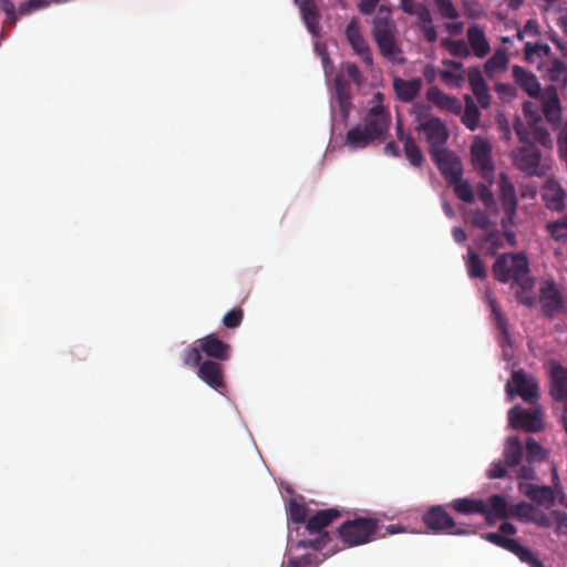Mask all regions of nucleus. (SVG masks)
I'll return each instance as SVG.
<instances>
[{"label": "nucleus", "instance_id": "f257e3e1", "mask_svg": "<svg viewBox=\"0 0 567 567\" xmlns=\"http://www.w3.org/2000/svg\"><path fill=\"white\" fill-rule=\"evenodd\" d=\"M391 123L392 117L389 107L384 105V96L377 92L370 101L362 123L348 131L346 146L351 150H362L374 143L384 142Z\"/></svg>", "mask_w": 567, "mask_h": 567}, {"label": "nucleus", "instance_id": "f03ea898", "mask_svg": "<svg viewBox=\"0 0 567 567\" xmlns=\"http://www.w3.org/2000/svg\"><path fill=\"white\" fill-rule=\"evenodd\" d=\"M299 529H290L287 537V550L280 567H318L334 550L324 549L327 536L316 539H299Z\"/></svg>", "mask_w": 567, "mask_h": 567}, {"label": "nucleus", "instance_id": "7ed1b4c3", "mask_svg": "<svg viewBox=\"0 0 567 567\" xmlns=\"http://www.w3.org/2000/svg\"><path fill=\"white\" fill-rule=\"evenodd\" d=\"M518 489L539 506L550 508L557 504L560 508L551 512L556 522V530L560 534H567V496L560 486L556 472H554L553 486H539L523 480L518 484Z\"/></svg>", "mask_w": 567, "mask_h": 567}, {"label": "nucleus", "instance_id": "20e7f679", "mask_svg": "<svg viewBox=\"0 0 567 567\" xmlns=\"http://www.w3.org/2000/svg\"><path fill=\"white\" fill-rule=\"evenodd\" d=\"M494 275L502 282L513 281L522 291L517 292V299L520 303L532 307L535 297L528 291L532 289L534 281L529 275L527 258L523 254L504 255L499 257L493 267Z\"/></svg>", "mask_w": 567, "mask_h": 567}, {"label": "nucleus", "instance_id": "39448f33", "mask_svg": "<svg viewBox=\"0 0 567 567\" xmlns=\"http://www.w3.org/2000/svg\"><path fill=\"white\" fill-rule=\"evenodd\" d=\"M372 35L381 55L393 63H402L403 54L395 39V24L391 10L384 6L379 7L372 20Z\"/></svg>", "mask_w": 567, "mask_h": 567}, {"label": "nucleus", "instance_id": "423d86ee", "mask_svg": "<svg viewBox=\"0 0 567 567\" xmlns=\"http://www.w3.org/2000/svg\"><path fill=\"white\" fill-rule=\"evenodd\" d=\"M524 121L517 118L515 132L522 142L535 140L543 145H550L549 133L544 128L538 107L533 102H525L523 105Z\"/></svg>", "mask_w": 567, "mask_h": 567}, {"label": "nucleus", "instance_id": "0eeeda50", "mask_svg": "<svg viewBox=\"0 0 567 567\" xmlns=\"http://www.w3.org/2000/svg\"><path fill=\"white\" fill-rule=\"evenodd\" d=\"M414 116L416 122L415 130L424 136L431 152L442 148L449 138V131L445 124L439 117L431 115L426 106H415Z\"/></svg>", "mask_w": 567, "mask_h": 567}, {"label": "nucleus", "instance_id": "6e6552de", "mask_svg": "<svg viewBox=\"0 0 567 567\" xmlns=\"http://www.w3.org/2000/svg\"><path fill=\"white\" fill-rule=\"evenodd\" d=\"M379 520L372 517H357L343 522L338 528L341 540L348 547L364 545L374 539Z\"/></svg>", "mask_w": 567, "mask_h": 567}, {"label": "nucleus", "instance_id": "1a4fd4ad", "mask_svg": "<svg viewBox=\"0 0 567 567\" xmlns=\"http://www.w3.org/2000/svg\"><path fill=\"white\" fill-rule=\"evenodd\" d=\"M515 166L529 176L543 177L551 168V159L534 145L527 144L514 152Z\"/></svg>", "mask_w": 567, "mask_h": 567}, {"label": "nucleus", "instance_id": "9d476101", "mask_svg": "<svg viewBox=\"0 0 567 567\" xmlns=\"http://www.w3.org/2000/svg\"><path fill=\"white\" fill-rule=\"evenodd\" d=\"M497 192L505 215L501 223L502 227L506 229L514 225L518 205L516 188L506 173L498 175Z\"/></svg>", "mask_w": 567, "mask_h": 567}, {"label": "nucleus", "instance_id": "9b49d317", "mask_svg": "<svg viewBox=\"0 0 567 567\" xmlns=\"http://www.w3.org/2000/svg\"><path fill=\"white\" fill-rule=\"evenodd\" d=\"M482 537L485 540L513 553L522 563L528 565L529 567H545L537 555L533 553L528 547L519 544L517 539L506 537L499 532L487 533Z\"/></svg>", "mask_w": 567, "mask_h": 567}, {"label": "nucleus", "instance_id": "f8f14e48", "mask_svg": "<svg viewBox=\"0 0 567 567\" xmlns=\"http://www.w3.org/2000/svg\"><path fill=\"white\" fill-rule=\"evenodd\" d=\"M471 157L474 168L491 185L494 173L491 143L481 136H475L471 145Z\"/></svg>", "mask_w": 567, "mask_h": 567}, {"label": "nucleus", "instance_id": "ddd939ff", "mask_svg": "<svg viewBox=\"0 0 567 567\" xmlns=\"http://www.w3.org/2000/svg\"><path fill=\"white\" fill-rule=\"evenodd\" d=\"M346 39L350 44L353 53L362 61V63L368 68H373V55L371 51V47L365 39L360 22L357 18H352L348 23L346 31Z\"/></svg>", "mask_w": 567, "mask_h": 567}, {"label": "nucleus", "instance_id": "4468645a", "mask_svg": "<svg viewBox=\"0 0 567 567\" xmlns=\"http://www.w3.org/2000/svg\"><path fill=\"white\" fill-rule=\"evenodd\" d=\"M508 425L514 430H524L526 432H536L542 430L544 423L540 408H512L508 411Z\"/></svg>", "mask_w": 567, "mask_h": 567}, {"label": "nucleus", "instance_id": "2eb2a0df", "mask_svg": "<svg viewBox=\"0 0 567 567\" xmlns=\"http://www.w3.org/2000/svg\"><path fill=\"white\" fill-rule=\"evenodd\" d=\"M507 396L509 400L514 395L520 396L528 403H534L538 398V385L536 380L526 374L523 370L514 371L512 379L506 384Z\"/></svg>", "mask_w": 567, "mask_h": 567}, {"label": "nucleus", "instance_id": "dca6fc26", "mask_svg": "<svg viewBox=\"0 0 567 567\" xmlns=\"http://www.w3.org/2000/svg\"><path fill=\"white\" fill-rule=\"evenodd\" d=\"M505 464L515 468L516 476L522 481H532L535 477V471L532 465H520L523 458V446L517 436H509L504 446Z\"/></svg>", "mask_w": 567, "mask_h": 567}, {"label": "nucleus", "instance_id": "f3484780", "mask_svg": "<svg viewBox=\"0 0 567 567\" xmlns=\"http://www.w3.org/2000/svg\"><path fill=\"white\" fill-rule=\"evenodd\" d=\"M425 525L435 533H447L451 535L466 536L471 532L465 528H457L453 517L442 506L432 507L424 515Z\"/></svg>", "mask_w": 567, "mask_h": 567}, {"label": "nucleus", "instance_id": "a211bd4d", "mask_svg": "<svg viewBox=\"0 0 567 567\" xmlns=\"http://www.w3.org/2000/svg\"><path fill=\"white\" fill-rule=\"evenodd\" d=\"M334 94L331 97V122L334 126L337 123H343L348 118L351 106L348 89L341 78L334 79Z\"/></svg>", "mask_w": 567, "mask_h": 567}, {"label": "nucleus", "instance_id": "6ab92c4d", "mask_svg": "<svg viewBox=\"0 0 567 567\" xmlns=\"http://www.w3.org/2000/svg\"><path fill=\"white\" fill-rule=\"evenodd\" d=\"M339 516L340 513L336 508L318 511L316 514H310L309 516L308 523L305 528L310 536H315L312 539L327 536L324 549L321 553H324L327 550H333L332 548L328 547L330 537L328 536L327 533L321 534V530L329 524H331L334 519H337Z\"/></svg>", "mask_w": 567, "mask_h": 567}, {"label": "nucleus", "instance_id": "aec40b11", "mask_svg": "<svg viewBox=\"0 0 567 567\" xmlns=\"http://www.w3.org/2000/svg\"><path fill=\"white\" fill-rule=\"evenodd\" d=\"M432 155L441 173L450 183L455 182L462 175V164L454 153L442 147L434 150Z\"/></svg>", "mask_w": 567, "mask_h": 567}, {"label": "nucleus", "instance_id": "412c9836", "mask_svg": "<svg viewBox=\"0 0 567 567\" xmlns=\"http://www.w3.org/2000/svg\"><path fill=\"white\" fill-rule=\"evenodd\" d=\"M512 517H516L524 523H533L538 527L551 526V519L546 513L525 502L513 505Z\"/></svg>", "mask_w": 567, "mask_h": 567}, {"label": "nucleus", "instance_id": "4be33fe9", "mask_svg": "<svg viewBox=\"0 0 567 567\" xmlns=\"http://www.w3.org/2000/svg\"><path fill=\"white\" fill-rule=\"evenodd\" d=\"M197 377L216 391L226 386L223 367L216 361H203L198 367Z\"/></svg>", "mask_w": 567, "mask_h": 567}, {"label": "nucleus", "instance_id": "5701e85b", "mask_svg": "<svg viewBox=\"0 0 567 567\" xmlns=\"http://www.w3.org/2000/svg\"><path fill=\"white\" fill-rule=\"evenodd\" d=\"M550 393L555 401L567 403V368L557 361H550Z\"/></svg>", "mask_w": 567, "mask_h": 567}, {"label": "nucleus", "instance_id": "b1692460", "mask_svg": "<svg viewBox=\"0 0 567 567\" xmlns=\"http://www.w3.org/2000/svg\"><path fill=\"white\" fill-rule=\"evenodd\" d=\"M539 99L546 120L553 125H557L561 116V106L557 91L551 86L547 87L539 95Z\"/></svg>", "mask_w": 567, "mask_h": 567}, {"label": "nucleus", "instance_id": "393cba45", "mask_svg": "<svg viewBox=\"0 0 567 567\" xmlns=\"http://www.w3.org/2000/svg\"><path fill=\"white\" fill-rule=\"evenodd\" d=\"M543 199L547 208L560 212L565 207L566 192L555 179H548L543 187Z\"/></svg>", "mask_w": 567, "mask_h": 567}, {"label": "nucleus", "instance_id": "a878e982", "mask_svg": "<svg viewBox=\"0 0 567 567\" xmlns=\"http://www.w3.org/2000/svg\"><path fill=\"white\" fill-rule=\"evenodd\" d=\"M467 80L475 95L478 104L483 109H487L491 105L492 96L489 94L487 84L478 69H470L467 71Z\"/></svg>", "mask_w": 567, "mask_h": 567}, {"label": "nucleus", "instance_id": "bb28decb", "mask_svg": "<svg viewBox=\"0 0 567 567\" xmlns=\"http://www.w3.org/2000/svg\"><path fill=\"white\" fill-rule=\"evenodd\" d=\"M426 97L439 109L453 113L461 114L463 111L462 103L458 99L445 94L436 86H432L426 92Z\"/></svg>", "mask_w": 567, "mask_h": 567}, {"label": "nucleus", "instance_id": "cd10ccee", "mask_svg": "<svg viewBox=\"0 0 567 567\" xmlns=\"http://www.w3.org/2000/svg\"><path fill=\"white\" fill-rule=\"evenodd\" d=\"M485 503L486 512H484V515L489 523L512 517L513 505H509L504 496L492 495Z\"/></svg>", "mask_w": 567, "mask_h": 567}, {"label": "nucleus", "instance_id": "c85d7f7f", "mask_svg": "<svg viewBox=\"0 0 567 567\" xmlns=\"http://www.w3.org/2000/svg\"><path fill=\"white\" fill-rule=\"evenodd\" d=\"M466 37L468 45L476 58L483 59L489 53L491 45L485 35V31L481 25H471L467 29Z\"/></svg>", "mask_w": 567, "mask_h": 567}, {"label": "nucleus", "instance_id": "c756f323", "mask_svg": "<svg viewBox=\"0 0 567 567\" xmlns=\"http://www.w3.org/2000/svg\"><path fill=\"white\" fill-rule=\"evenodd\" d=\"M200 350L210 358L217 360H228L230 357V346L223 342L215 334H208L199 340Z\"/></svg>", "mask_w": 567, "mask_h": 567}, {"label": "nucleus", "instance_id": "7c9ffc66", "mask_svg": "<svg viewBox=\"0 0 567 567\" xmlns=\"http://www.w3.org/2000/svg\"><path fill=\"white\" fill-rule=\"evenodd\" d=\"M515 82L532 97H539L543 93L540 83L535 74L522 66L514 65L512 69Z\"/></svg>", "mask_w": 567, "mask_h": 567}, {"label": "nucleus", "instance_id": "2f4dec72", "mask_svg": "<svg viewBox=\"0 0 567 567\" xmlns=\"http://www.w3.org/2000/svg\"><path fill=\"white\" fill-rule=\"evenodd\" d=\"M486 300H487L491 311L496 320L497 327L502 333L501 343L503 347V355L506 360H509L511 353H509V350L506 347V344L511 347L512 341H511V338L508 334L506 320H505L503 313L501 312V309L496 302V299L493 297V295L489 291H486Z\"/></svg>", "mask_w": 567, "mask_h": 567}, {"label": "nucleus", "instance_id": "473e14b6", "mask_svg": "<svg viewBox=\"0 0 567 567\" xmlns=\"http://www.w3.org/2000/svg\"><path fill=\"white\" fill-rule=\"evenodd\" d=\"M298 6L301 13L302 20L308 31L313 35L318 37L320 33L319 14L315 0H293Z\"/></svg>", "mask_w": 567, "mask_h": 567}, {"label": "nucleus", "instance_id": "72a5a7b5", "mask_svg": "<svg viewBox=\"0 0 567 567\" xmlns=\"http://www.w3.org/2000/svg\"><path fill=\"white\" fill-rule=\"evenodd\" d=\"M423 81L420 78L412 80H403L395 78L393 80V89L398 97L403 102L413 101L422 89Z\"/></svg>", "mask_w": 567, "mask_h": 567}, {"label": "nucleus", "instance_id": "f704fd0d", "mask_svg": "<svg viewBox=\"0 0 567 567\" xmlns=\"http://www.w3.org/2000/svg\"><path fill=\"white\" fill-rule=\"evenodd\" d=\"M540 301L544 311L554 315L563 309L561 296L554 284L546 282L542 288Z\"/></svg>", "mask_w": 567, "mask_h": 567}, {"label": "nucleus", "instance_id": "c9c22d12", "mask_svg": "<svg viewBox=\"0 0 567 567\" xmlns=\"http://www.w3.org/2000/svg\"><path fill=\"white\" fill-rule=\"evenodd\" d=\"M454 511L463 515L483 514L486 512V503L478 498H457L450 505Z\"/></svg>", "mask_w": 567, "mask_h": 567}, {"label": "nucleus", "instance_id": "e433bc0d", "mask_svg": "<svg viewBox=\"0 0 567 567\" xmlns=\"http://www.w3.org/2000/svg\"><path fill=\"white\" fill-rule=\"evenodd\" d=\"M547 75L551 82L561 83V94L564 96L567 95V66H566V64L558 59L551 60L547 68Z\"/></svg>", "mask_w": 567, "mask_h": 567}, {"label": "nucleus", "instance_id": "4c0bfd02", "mask_svg": "<svg viewBox=\"0 0 567 567\" xmlns=\"http://www.w3.org/2000/svg\"><path fill=\"white\" fill-rule=\"evenodd\" d=\"M415 18L417 25L421 29L426 41L431 43L435 42L437 40V33L433 24V19L430 10L427 8L422 9L420 11V14H417Z\"/></svg>", "mask_w": 567, "mask_h": 567}, {"label": "nucleus", "instance_id": "58836bf2", "mask_svg": "<svg viewBox=\"0 0 567 567\" xmlns=\"http://www.w3.org/2000/svg\"><path fill=\"white\" fill-rule=\"evenodd\" d=\"M440 75L442 81L453 86H460L464 81V71L462 64L458 62L447 63L440 72Z\"/></svg>", "mask_w": 567, "mask_h": 567}, {"label": "nucleus", "instance_id": "ea45409f", "mask_svg": "<svg viewBox=\"0 0 567 567\" xmlns=\"http://www.w3.org/2000/svg\"><path fill=\"white\" fill-rule=\"evenodd\" d=\"M480 110L474 100L467 95L465 96V109L462 115L463 124L471 131H475L480 123Z\"/></svg>", "mask_w": 567, "mask_h": 567}, {"label": "nucleus", "instance_id": "a19ab883", "mask_svg": "<svg viewBox=\"0 0 567 567\" xmlns=\"http://www.w3.org/2000/svg\"><path fill=\"white\" fill-rule=\"evenodd\" d=\"M508 64V55L504 49H498L494 54L485 62V72L493 76L494 74L506 69Z\"/></svg>", "mask_w": 567, "mask_h": 567}, {"label": "nucleus", "instance_id": "79ce46f5", "mask_svg": "<svg viewBox=\"0 0 567 567\" xmlns=\"http://www.w3.org/2000/svg\"><path fill=\"white\" fill-rule=\"evenodd\" d=\"M465 264L467 267L468 276L471 278H484L486 276V270L483 261L481 260L478 255L473 251L472 248H468Z\"/></svg>", "mask_w": 567, "mask_h": 567}, {"label": "nucleus", "instance_id": "37998d69", "mask_svg": "<svg viewBox=\"0 0 567 567\" xmlns=\"http://www.w3.org/2000/svg\"><path fill=\"white\" fill-rule=\"evenodd\" d=\"M310 509L297 499L292 498L288 503V516L292 523H302L306 518L309 519Z\"/></svg>", "mask_w": 567, "mask_h": 567}, {"label": "nucleus", "instance_id": "c03bdc74", "mask_svg": "<svg viewBox=\"0 0 567 567\" xmlns=\"http://www.w3.org/2000/svg\"><path fill=\"white\" fill-rule=\"evenodd\" d=\"M551 49L546 43H539V42H527L525 44L524 53L525 59L528 62H534L535 58H543L549 55Z\"/></svg>", "mask_w": 567, "mask_h": 567}, {"label": "nucleus", "instance_id": "a18cd8bd", "mask_svg": "<svg viewBox=\"0 0 567 567\" xmlns=\"http://www.w3.org/2000/svg\"><path fill=\"white\" fill-rule=\"evenodd\" d=\"M547 230L550 236L557 241H564L567 239V214L558 218L557 220L549 221L547 224Z\"/></svg>", "mask_w": 567, "mask_h": 567}, {"label": "nucleus", "instance_id": "49530a36", "mask_svg": "<svg viewBox=\"0 0 567 567\" xmlns=\"http://www.w3.org/2000/svg\"><path fill=\"white\" fill-rule=\"evenodd\" d=\"M403 150L411 165L420 166L423 163L424 156L413 138L403 143Z\"/></svg>", "mask_w": 567, "mask_h": 567}, {"label": "nucleus", "instance_id": "de8ad7c7", "mask_svg": "<svg viewBox=\"0 0 567 567\" xmlns=\"http://www.w3.org/2000/svg\"><path fill=\"white\" fill-rule=\"evenodd\" d=\"M437 9V12L443 19L456 20L460 18V13L454 6L452 0H433Z\"/></svg>", "mask_w": 567, "mask_h": 567}, {"label": "nucleus", "instance_id": "09e8293b", "mask_svg": "<svg viewBox=\"0 0 567 567\" xmlns=\"http://www.w3.org/2000/svg\"><path fill=\"white\" fill-rule=\"evenodd\" d=\"M502 246V236L497 230H491L484 237L481 248L491 255H495Z\"/></svg>", "mask_w": 567, "mask_h": 567}, {"label": "nucleus", "instance_id": "8fccbe9b", "mask_svg": "<svg viewBox=\"0 0 567 567\" xmlns=\"http://www.w3.org/2000/svg\"><path fill=\"white\" fill-rule=\"evenodd\" d=\"M200 346L194 347L189 346L187 347L181 354L182 361L185 365L189 368H195L200 365L202 360V353H200Z\"/></svg>", "mask_w": 567, "mask_h": 567}, {"label": "nucleus", "instance_id": "3c124183", "mask_svg": "<svg viewBox=\"0 0 567 567\" xmlns=\"http://www.w3.org/2000/svg\"><path fill=\"white\" fill-rule=\"evenodd\" d=\"M451 184L454 185V192L460 199L465 203H472L474 200L472 186L467 182L461 179V176L455 182H451Z\"/></svg>", "mask_w": 567, "mask_h": 567}, {"label": "nucleus", "instance_id": "603ef678", "mask_svg": "<svg viewBox=\"0 0 567 567\" xmlns=\"http://www.w3.org/2000/svg\"><path fill=\"white\" fill-rule=\"evenodd\" d=\"M442 43L455 56L467 58L471 54L468 45L463 40L444 39Z\"/></svg>", "mask_w": 567, "mask_h": 567}, {"label": "nucleus", "instance_id": "864d4df0", "mask_svg": "<svg viewBox=\"0 0 567 567\" xmlns=\"http://www.w3.org/2000/svg\"><path fill=\"white\" fill-rule=\"evenodd\" d=\"M478 197L483 203L486 210L489 213H497V204L495 197L489 188V185H482L478 189Z\"/></svg>", "mask_w": 567, "mask_h": 567}, {"label": "nucleus", "instance_id": "5fc2aeb1", "mask_svg": "<svg viewBox=\"0 0 567 567\" xmlns=\"http://www.w3.org/2000/svg\"><path fill=\"white\" fill-rule=\"evenodd\" d=\"M497 213H489L488 210L482 212L476 210L473 215V225H475L478 228H482L484 230H489L492 227H494L495 221L492 219L491 216H495Z\"/></svg>", "mask_w": 567, "mask_h": 567}, {"label": "nucleus", "instance_id": "6e6d98bb", "mask_svg": "<svg viewBox=\"0 0 567 567\" xmlns=\"http://www.w3.org/2000/svg\"><path fill=\"white\" fill-rule=\"evenodd\" d=\"M315 51L321 58L322 66L326 74L327 83L330 82V76L332 74V62L329 59L327 47L324 43L317 41L315 43Z\"/></svg>", "mask_w": 567, "mask_h": 567}, {"label": "nucleus", "instance_id": "4d7b16f0", "mask_svg": "<svg viewBox=\"0 0 567 567\" xmlns=\"http://www.w3.org/2000/svg\"><path fill=\"white\" fill-rule=\"evenodd\" d=\"M526 454L529 464L545 458L544 449L533 439H528L526 442Z\"/></svg>", "mask_w": 567, "mask_h": 567}, {"label": "nucleus", "instance_id": "13d9d810", "mask_svg": "<svg viewBox=\"0 0 567 567\" xmlns=\"http://www.w3.org/2000/svg\"><path fill=\"white\" fill-rule=\"evenodd\" d=\"M399 7L404 13L412 17H416L422 9L427 8L423 3L415 2V0H400Z\"/></svg>", "mask_w": 567, "mask_h": 567}, {"label": "nucleus", "instance_id": "bf43d9fd", "mask_svg": "<svg viewBox=\"0 0 567 567\" xmlns=\"http://www.w3.org/2000/svg\"><path fill=\"white\" fill-rule=\"evenodd\" d=\"M243 320V311L239 309H233L228 311L224 318L223 323L230 329L237 328Z\"/></svg>", "mask_w": 567, "mask_h": 567}, {"label": "nucleus", "instance_id": "052dcab7", "mask_svg": "<svg viewBox=\"0 0 567 567\" xmlns=\"http://www.w3.org/2000/svg\"><path fill=\"white\" fill-rule=\"evenodd\" d=\"M558 148L561 157L567 164V121L563 124L558 140H557Z\"/></svg>", "mask_w": 567, "mask_h": 567}, {"label": "nucleus", "instance_id": "680f3d73", "mask_svg": "<svg viewBox=\"0 0 567 567\" xmlns=\"http://www.w3.org/2000/svg\"><path fill=\"white\" fill-rule=\"evenodd\" d=\"M506 464L498 461L491 464L488 470V476L491 478H502L506 475Z\"/></svg>", "mask_w": 567, "mask_h": 567}, {"label": "nucleus", "instance_id": "e2e57ef3", "mask_svg": "<svg viewBox=\"0 0 567 567\" xmlns=\"http://www.w3.org/2000/svg\"><path fill=\"white\" fill-rule=\"evenodd\" d=\"M1 9L7 14L8 21L14 24L18 21L16 7L10 0H0Z\"/></svg>", "mask_w": 567, "mask_h": 567}, {"label": "nucleus", "instance_id": "0e129e2a", "mask_svg": "<svg viewBox=\"0 0 567 567\" xmlns=\"http://www.w3.org/2000/svg\"><path fill=\"white\" fill-rule=\"evenodd\" d=\"M343 72L355 83L361 82V73L359 71V68L352 63L347 62L343 64Z\"/></svg>", "mask_w": 567, "mask_h": 567}, {"label": "nucleus", "instance_id": "69168bd1", "mask_svg": "<svg viewBox=\"0 0 567 567\" xmlns=\"http://www.w3.org/2000/svg\"><path fill=\"white\" fill-rule=\"evenodd\" d=\"M444 28L449 33L456 35L462 33L464 29V22L458 19L451 20L444 24Z\"/></svg>", "mask_w": 567, "mask_h": 567}, {"label": "nucleus", "instance_id": "338daca9", "mask_svg": "<svg viewBox=\"0 0 567 567\" xmlns=\"http://www.w3.org/2000/svg\"><path fill=\"white\" fill-rule=\"evenodd\" d=\"M520 197L525 199H534L537 194V187L534 184H525L519 187Z\"/></svg>", "mask_w": 567, "mask_h": 567}, {"label": "nucleus", "instance_id": "774afa93", "mask_svg": "<svg viewBox=\"0 0 567 567\" xmlns=\"http://www.w3.org/2000/svg\"><path fill=\"white\" fill-rule=\"evenodd\" d=\"M380 0H360L359 10L363 14H371Z\"/></svg>", "mask_w": 567, "mask_h": 567}]
</instances>
